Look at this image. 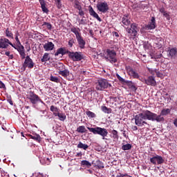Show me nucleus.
<instances>
[{
    "instance_id": "4",
    "label": "nucleus",
    "mask_w": 177,
    "mask_h": 177,
    "mask_svg": "<svg viewBox=\"0 0 177 177\" xmlns=\"http://www.w3.org/2000/svg\"><path fill=\"white\" fill-rule=\"evenodd\" d=\"M109 86H111V84L109 83L107 80L100 79L97 80L95 88L97 91H104V89H107Z\"/></svg>"
},
{
    "instance_id": "45",
    "label": "nucleus",
    "mask_w": 177,
    "mask_h": 177,
    "mask_svg": "<svg viewBox=\"0 0 177 177\" xmlns=\"http://www.w3.org/2000/svg\"><path fill=\"white\" fill-rule=\"evenodd\" d=\"M42 26H46L48 30H52V24L49 22H43Z\"/></svg>"
},
{
    "instance_id": "56",
    "label": "nucleus",
    "mask_w": 177,
    "mask_h": 177,
    "mask_svg": "<svg viewBox=\"0 0 177 177\" xmlns=\"http://www.w3.org/2000/svg\"><path fill=\"white\" fill-rule=\"evenodd\" d=\"M159 11L160 12V13H165V9L164 8H160V9H159Z\"/></svg>"
},
{
    "instance_id": "27",
    "label": "nucleus",
    "mask_w": 177,
    "mask_h": 177,
    "mask_svg": "<svg viewBox=\"0 0 177 177\" xmlns=\"http://www.w3.org/2000/svg\"><path fill=\"white\" fill-rule=\"evenodd\" d=\"M29 138L30 139H33V140H36V142H41V136H39V134H37V133H35L32 135L30 134Z\"/></svg>"
},
{
    "instance_id": "14",
    "label": "nucleus",
    "mask_w": 177,
    "mask_h": 177,
    "mask_svg": "<svg viewBox=\"0 0 177 177\" xmlns=\"http://www.w3.org/2000/svg\"><path fill=\"white\" fill-rule=\"evenodd\" d=\"M145 84L150 86H156L157 85V82L156 81V77L154 76H149L147 79L144 80Z\"/></svg>"
},
{
    "instance_id": "64",
    "label": "nucleus",
    "mask_w": 177,
    "mask_h": 177,
    "mask_svg": "<svg viewBox=\"0 0 177 177\" xmlns=\"http://www.w3.org/2000/svg\"><path fill=\"white\" fill-rule=\"evenodd\" d=\"M9 57V59H13V55H10V56L8 57Z\"/></svg>"
},
{
    "instance_id": "42",
    "label": "nucleus",
    "mask_w": 177,
    "mask_h": 177,
    "mask_svg": "<svg viewBox=\"0 0 177 177\" xmlns=\"http://www.w3.org/2000/svg\"><path fill=\"white\" fill-rule=\"evenodd\" d=\"M74 8L77 10L81 9L82 8V6H81V3H80L78 0H75Z\"/></svg>"
},
{
    "instance_id": "59",
    "label": "nucleus",
    "mask_w": 177,
    "mask_h": 177,
    "mask_svg": "<svg viewBox=\"0 0 177 177\" xmlns=\"http://www.w3.org/2000/svg\"><path fill=\"white\" fill-rule=\"evenodd\" d=\"M162 57V54H160L158 55H156V59H161Z\"/></svg>"
},
{
    "instance_id": "60",
    "label": "nucleus",
    "mask_w": 177,
    "mask_h": 177,
    "mask_svg": "<svg viewBox=\"0 0 177 177\" xmlns=\"http://www.w3.org/2000/svg\"><path fill=\"white\" fill-rule=\"evenodd\" d=\"M5 55H6V56H10V51H7V52H6L5 53Z\"/></svg>"
},
{
    "instance_id": "24",
    "label": "nucleus",
    "mask_w": 177,
    "mask_h": 177,
    "mask_svg": "<svg viewBox=\"0 0 177 177\" xmlns=\"http://www.w3.org/2000/svg\"><path fill=\"white\" fill-rule=\"evenodd\" d=\"M111 133L112 135V139H113V142H117V140H118L119 139V136H118V131H117V130H112L111 131Z\"/></svg>"
},
{
    "instance_id": "23",
    "label": "nucleus",
    "mask_w": 177,
    "mask_h": 177,
    "mask_svg": "<svg viewBox=\"0 0 177 177\" xmlns=\"http://www.w3.org/2000/svg\"><path fill=\"white\" fill-rule=\"evenodd\" d=\"M122 23L124 26H129V24H131L129 17H128V15H124L122 18Z\"/></svg>"
},
{
    "instance_id": "2",
    "label": "nucleus",
    "mask_w": 177,
    "mask_h": 177,
    "mask_svg": "<svg viewBox=\"0 0 177 177\" xmlns=\"http://www.w3.org/2000/svg\"><path fill=\"white\" fill-rule=\"evenodd\" d=\"M87 129L90 132H92L94 135H100V136H102L103 140L106 139V136L109 135V131H107L106 129L102 128V127H87Z\"/></svg>"
},
{
    "instance_id": "52",
    "label": "nucleus",
    "mask_w": 177,
    "mask_h": 177,
    "mask_svg": "<svg viewBox=\"0 0 177 177\" xmlns=\"http://www.w3.org/2000/svg\"><path fill=\"white\" fill-rule=\"evenodd\" d=\"M125 176H128V174H122L121 173H119L116 177H125Z\"/></svg>"
},
{
    "instance_id": "58",
    "label": "nucleus",
    "mask_w": 177,
    "mask_h": 177,
    "mask_svg": "<svg viewBox=\"0 0 177 177\" xmlns=\"http://www.w3.org/2000/svg\"><path fill=\"white\" fill-rule=\"evenodd\" d=\"M132 129H133V131H138V127L137 126H133Z\"/></svg>"
},
{
    "instance_id": "9",
    "label": "nucleus",
    "mask_w": 177,
    "mask_h": 177,
    "mask_svg": "<svg viewBox=\"0 0 177 177\" xmlns=\"http://www.w3.org/2000/svg\"><path fill=\"white\" fill-rule=\"evenodd\" d=\"M125 69L129 77H132V78H135L136 80H139V73L134 71L133 68L131 66H127Z\"/></svg>"
},
{
    "instance_id": "55",
    "label": "nucleus",
    "mask_w": 177,
    "mask_h": 177,
    "mask_svg": "<svg viewBox=\"0 0 177 177\" xmlns=\"http://www.w3.org/2000/svg\"><path fill=\"white\" fill-rule=\"evenodd\" d=\"M7 102H8V103H10V104L11 106H13V101H12V98H11V97L8 98V99L7 100Z\"/></svg>"
},
{
    "instance_id": "7",
    "label": "nucleus",
    "mask_w": 177,
    "mask_h": 177,
    "mask_svg": "<svg viewBox=\"0 0 177 177\" xmlns=\"http://www.w3.org/2000/svg\"><path fill=\"white\" fill-rule=\"evenodd\" d=\"M126 31L129 35L130 38L131 37H136V35H138V32L139 31V28L138 27V24H132L131 25V28H127Z\"/></svg>"
},
{
    "instance_id": "5",
    "label": "nucleus",
    "mask_w": 177,
    "mask_h": 177,
    "mask_svg": "<svg viewBox=\"0 0 177 177\" xmlns=\"http://www.w3.org/2000/svg\"><path fill=\"white\" fill-rule=\"evenodd\" d=\"M69 59H71L73 62H81L84 59V55L81 52H71L67 50Z\"/></svg>"
},
{
    "instance_id": "44",
    "label": "nucleus",
    "mask_w": 177,
    "mask_h": 177,
    "mask_svg": "<svg viewBox=\"0 0 177 177\" xmlns=\"http://www.w3.org/2000/svg\"><path fill=\"white\" fill-rule=\"evenodd\" d=\"M55 5L58 9H62V0H55Z\"/></svg>"
},
{
    "instance_id": "41",
    "label": "nucleus",
    "mask_w": 177,
    "mask_h": 177,
    "mask_svg": "<svg viewBox=\"0 0 177 177\" xmlns=\"http://www.w3.org/2000/svg\"><path fill=\"white\" fill-rule=\"evenodd\" d=\"M75 44V39L74 38H69L68 41V45L69 48H73V45Z\"/></svg>"
},
{
    "instance_id": "12",
    "label": "nucleus",
    "mask_w": 177,
    "mask_h": 177,
    "mask_svg": "<svg viewBox=\"0 0 177 177\" xmlns=\"http://www.w3.org/2000/svg\"><path fill=\"white\" fill-rule=\"evenodd\" d=\"M150 162L153 165H157V164L158 165H160L164 164V158H162V156H161L156 155L150 158Z\"/></svg>"
},
{
    "instance_id": "18",
    "label": "nucleus",
    "mask_w": 177,
    "mask_h": 177,
    "mask_svg": "<svg viewBox=\"0 0 177 177\" xmlns=\"http://www.w3.org/2000/svg\"><path fill=\"white\" fill-rule=\"evenodd\" d=\"M88 12H89L90 16H93V17H94L95 19H97L98 21H102V19L100 18V17H99V15H97V13L95 12V10H93V8H92V6H89L88 7Z\"/></svg>"
},
{
    "instance_id": "37",
    "label": "nucleus",
    "mask_w": 177,
    "mask_h": 177,
    "mask_svg": "<svg viewBox=\"0 0 177 177\" xmlns=\"http://www.w3.org/2000/svg\"><path fill=\"white\" fill-rule=\"evenodd\" d=\"M81 164L83 167H87V168H91V167H92V164L88 160H82Z\"/></svg>"
},
{
    "instance_id": "51",
    "label": "nucleus",
    "mask_w": 177,
    "mask_h": 177,
    "mask_svg": "<svg viewBox=\"0 0 177 177\" xmlns=\"http://www.w3.org/2000/svg\"><path fill=\"white\" fill-rule=\"evenodd\" d=\"M149 55L151 56V59H155L156 60H157V56L156 55V54H154V53H150Z\"/></svg>"
},
{
    "instance_id": "53",
    "label": "nucleus",
    "mask_w": 177,
    "mask_h": 177,
    "mask_svg": "<svg viewBox=\"0 0 177 177\" xmlns=\"http://www.w3.org/2000/svg\"><path fill=\"white\" fill-rule=\"evenodd\" d=\"M15 41L17 42V45H21V42H20V40L19 39V37H15Z\"/></svg>"
},
{
    "instance_id": "21",
    "label": "nucleus",
    "mask_w": 177,
    "mask_h": 177,
    "mask_svg": "<svg viewBox=\"0 0 177 177\" xmlns=\"http://www.w3.org/2000/svg\"><path fill=\"white\" fill-rule=\"evenodd\" d=\"M58 74H59V75H62V77H66L70 75V71L67 69L63 70V68H62V70L59 69Z\"/></svg>"
},
{
    "instance_id": "46",
    "label": "nucleus",
    "mask_w": 177,
    "mask_h": 177,
    "mask_svg": "<svg viewBox=\"0 0 177 177\" xmlns=\"http://www.w3.org/2000/svg\"><path fill=\"white\" fill-rule=\"evenodd\" d=\"M163 16L166 17L167 20H171V17H169V13H168L167 11L162 13Z\"/></svg>"
},
{
    "instance_id": "40",
    "label": "nucleus",
    "mask_w": 177,
    "mask_h": 177,
    "mask_svg": "<svg viewBox=\"0 0 177 177\" xmlns=\"http://www.w3.org/2000/svg\"><path fill=\"white\" fill-rule=\"evenodd\" d=\"M95 167H97V168H99V169H102L104 168V165H103V162H102V161H100L99 160L96 161Z\"/></svg>"
},
{
    "instance_id": "26",
    "label": "nucleus",
    "mask_w": 177,
    "mask_h": 177,
    "mask_svg": "<svg viewBox=\"0 0 177 177\" xmlns=\"http://www.w3.org/2000/svg\"><path fill=\"white\" fill-rule=\"evenodd\" d=\"M168 52H169V56H170L171 57L175 58L176 57V54H177L176 48H173L169 50Z\"/></svg>"
},
{
    "instance_id": "62",
    "label": "nucleus",
    "mask_w": 177,
    "mask_h": 177,
    "mask_svg": "<svg viewBox=\"0 0 177 177\" xmlns=\"http://www.w3.org/2000/svg\"><path fill=\"white\" fill-rule=\"evenodd\" d=\"M15 35V37H19V35H20V34L19 33V31H16Z\"/></svg>"
},
{
    "instance_id": "38",
    "label": "nucleus",
    "mask_w": 177,
    "mask_h": 177,
    "mask_svg": "<svg viewBox=\"0 0 177 177\" xmlns=\"http://www.w3.org/2000/svg\"><path fill=\"white\" fill-rule=\"evenodd\" d=\"M132 149V145L131 144H126L122 146V150H124V151L127 150H131Z\"/></svg>"
},
{
    "instance_id": "54",
    "label": "nucleus",
    "mask_w": 177,
    "mask_h": 177,
    "mask_svg": "<svg viewBox=\"0 0 177 177\" xmlns=\"http://www.w3.org/2000/svg\"><path fill=\"white\" fill-rule=\"evenodd\" d=\"M0 88L5 89L6 87L5 86V84L2 82V81H0Z\"/></svg>"
},
{
    "instance_id": "39",
    "label": "nucleus",
    "mask_w": 177,
    "mask_h": 177,
    "mask_svg": "<svg viewBox=\"0 0 177 177\" xmlns=\"http://www.w3.org/2000/svg\"><path fill=\"white\" fill-rule=\"evenodd\" d=\"M50 81H52L53 82H56L57 84H59L60 82V79L56 76L51 75L50 77Z\"/></svg>"
},
{
    "instance_id": "19",
    "label": "nucleus",
    "mask_w": 177,
    "mask_h": 177,
    "mask_svg": "<svg viewBox=\"0 0 177 177\" xmlns=\"http://www.w3.org/2000/svg\"><path fill=\"white\" fill-rule=\"evenodd\" d=\"M43 48L46 52H49V50H53L55 49V44L51 41H48L43 46Z\"/></svg>"
},
{
    "instance_id": "1",
    "label": "nucleus",
    "mask_w": 177,
    "mask_h": 177,
    "mask_svg": "<svg viewBox=\"0 0 177 177\" xmlns=\"http://www.w3.org/2000/svg\"><path fill=\"white\" fill-rule=\"evenodd\" d=\"M134 120L135 124L138 127H145V125L149 127L150 125L149 123H147V122H146V120L161 122V121H164V117H161V115H158L157 114L147 110L142 113L136 115Z\"/></svg>"
},
{
    "instance_id": "57",
    "label": "nucleus",
    "mask_w": 177,
    "mask_h": 177,
    "mask_svg": "<svg viewBox=\"0 0 177 177\" xmlns=\"http://www.w3.org/2000/svg\"><path fill=\"white\" fill-rule=\"evenodd\" d=\"M76 157H82V152H79L76 154Z\"/></svg>"
},
{
    "instance_id": "43",
    "label": "nucleus",
    "mask_w": 177,
    "mask_h": 177,
    "mask_svg": "<svg viewBox=\"0 0 177 177\" xmlns=\"http://www.w3.org/2000/svg\"><path fill=\"white\" fill-rule=\"evenodd\" d=\"M147 70L149 71V73H150V74H151V75H156V73H157V69H153V68H147Z\"/></svg>"
},
{
    "instance_id": "36",
    "label": "nucleus",
    "mask_w": 177,
    "mask_h": 177,
    "mask_svg": "<svg viewBox=\"0 0 177 177\" xmlns=\"http://www.w3.org/2000/svg\"><path fill=\"white\" fill-rule=\"evenodd\" d=\"M86 115L88 117V118H96V114L91 111H86Z\"/></svg>"
},
{
    "instance_id": "30",
    "label": "nucleus",
    "mask_w": 177,
    "mask_h": 177,
    "mask_svg": "<svg viewBox=\"0 0 177 177\" xmlns=\"http://www.w3.org/2000/svg\"><path fill=\"white\" fill-rule=\"evenodd\" d=\"M101 110L103 111V113H105V114H111V108H108L106 106H101Z\"/></svg>"
},
{
    "instance_id": "10",
    "label": "nucleus",
    "mask_w": 177,
    "mask_h": 177,
    "mask_svg": "<svg viewBox=\"0 0 177 177\" xmlns=\"http://www.w3.org/2000/svg\"><path fill=\"white\" fill-rule=\"evenodd\" d=\"M9 45H10V46H13V44L10 42L9 39L6 37H2L0 39V49H7Z\"/></svg>"
},
{
    "instance_id": "20",
    "label": "nucleus",
    "mask_w": 177,
    "mask_h": 177,
    "mask_svg": "<svg viewBox=\"0 0 177 177\" xmlns=\"http://www.w3.org/2000/svg\"><path fill=\"white\" fill-rule=\"evenodd\" d=\"M39 1L41 5L42 12H44V13H48L49 12V10H48V8H46V3H45V0H39Z\"/></svg>"
},
{
    "instance_id": "6",
    "label": "nucleus",
    "mask_w": 177,
    "mask_h": 177,
    "mask_svg": "<svg viewBox=\"0 0 177 177\" xmlns=\"http://www.w3.org/2000/svg\"><path fill=\"white\" fill-rule=\"evenodd\" d=\"M30 103L32 104H37V103H44V101L38 96V95L35 94L34 91L29 92V97H28Z\"/></svg>"
},
{
    "instance_id": "34",
    "label": "nucleus",
    "mask_w": 177,
    "mask_h": 177,
    "mask_svg": "<svg viewBox=\"0 0 177 177\" xmlns=\"http://www.w3.org/2000/svg\"><path fill=\"white\" fill-rule=\"evenodd\" d=\"M77 132L79 133H85L86 132V129L85 128V126H80L77 129Z\"/></svg>"
},
{
    "instance_id": "31",
    "label": "nucleus",
    "mask_w": 177,
    "mask_h": 177,
    "mask_svg": "<svg viewBox=\"0 0 177 177\" xmlns=\"http://www.w3.org/2000/svg\"><path fill=\"white\" fill-rule=\"evenodd\" d=\"M48 60H50V57H49V53H45L42 59H41V62L42 63H46V62H48Z\"/></svg>"
},
{
    "instance_id": "47",
    "label": "nucleus",
    "mask_w": 177,
    "mask_h": 177,
    "mask_svg": "<svg viewBox=\"0 0 177 177\" xmlns=\"http://www.w3.org/2000/svg\"><path fill=\"white\" fill-rule=\"evenodd\" d=\"M116 77H117L118 80H119V81H120V82H127V81H125V80L124 78H122L120 75H119L118 73L116 74Z\"/></svg>"
},
{
    "instance_id": "8",
    "label": "nucleus",
    "mask_w": 177,
    "mask_h": 177,
    "mask_svg": "<svg viewBox=\"0 0 177 177\" xmlns=\"http://www.w3.org/2000/svg\"><path fill=\"white\" fill-rule=\"evenodd\" d=\"M35 64L32 61V59L29 57V55L25 57V61L23 64V68L26 70V68H34V66Z\"/></svg>"
},
{
    "instance_id": "48",
    "label": "nucleus",
    "mask_w": 177,
    "mask_h": 177,
    "mask_svg": "<svg viewBox=\"0 0 177 177\" xmlns=\"http://www.w3.org/2000/svg\"><path fill=\"white\" fill-rule=\"evenodd\" d=\"M79 24H82V26H85V24H86V19H85V17H83V18L79 22Z\"/></svg>"
},
{
    "instance_id": "35",
    "label": "nucleus",
    "mask_w": 177,
    "mask_h": 177,
    "mask_svg": "<svg viewBox=\"0 0 177 177\" xmlns=\"http://www.w3.org/2000/svg\"><path fill=\"white\" fill-rule=\"evenodd\" d=\"M169 113H171V110L169 109H163L159 115L161 117H162V115H168Z\"/></svg>"
},
{
    "instance_id": "33",
    "label": "nucleus",
    "mask_w": 177,
    "mask_h": 177,
    "mask_svg": "<svg viewBox=\"0 0 177 177\" xmlns=\"http://www.w3.org/2000/svg\"><path fill=\"white\" fill-rule=\"evenodd\" d=\"M89 147L88 145L84 144L82 142H80L79 144L77 145V149H83V150H86Z\"/></svg>"
},
{
    "instance_id": "13",
    "label": "nucleus",
    "mask_w": 177,
    "mask_h": 177,
    "mask_svg": "<svg viewBox=\"0 0 177 177\" xmlns=\"http://www.w3.org/2000/svg\"><path fill=\"white\" fill-rule=\"evenodd\" d=\"M12 48H14V49H15L16 50H17V52H19L21 59H26V50L24 49V46L21 45V44H18L16 46H15V44H13V46H12Z\"/></svg>"
},
{
    "instance_id": "61",
    "label": "nucleus",
    "mask_w": 177,
    "mask_h": 177,
    "mask_svg": "<svg viewBox=\"0 0 177 177\" xmlns=\"http://www.w3.org/2000/svg\"><path fill=\"white\" fill-rule=\"evenodd\" d=\"M174 124L175 127H177V119H175V120H174Z\"/></svg>"
},
{
    "instance_id": "32",
    "label": "nucleus",
    "mask_w": 177,
    "mask_h": 177,
    "mask_svg": "<svg viewBox=\"0 0 177 177\" xmlns=\"http://www.w3.org/2000/svg\"><path fill=\"white\" fill-rule=\"evenodd\" d=\"M56 117H58L59 120L60 121H65L66 120V114L63 113H60L59 112L57 115H56Z\"/></svg>"
},
{
    "instance_id": "17",
    "label": "nucleus",
    "mask_w": 177,
    "mask_h": 177,
    "mask_svg": "<svg viewBox=\"0 0 177 177\" xmlns=\"http://www.w3.org/2000/svg\"><path fill=\"white\" fill-rule=\"evenodd\" d=\"M77 41V44L80 49H85V45H86V42L84 40V37L82 35L76 37Z\"/></svg>"
},
{
    "instance_id": "28",
    "label": "nucleus",
    "mask_w": 177,
    "mask_h": 177,
    "mask_svg": "<svg viewBox=\"0 0 177 177\" xmlns=\"http://www.w3.org/2000/svg\"><path fill=\"white\" fill-rule=\"evenodd\" d=\"M6 37L7 38H11V39H13V33L12 32V29H10L9 28H7L5 32Z\"/></svg>"
},
{
    "instance_id": "16",
    "label": "nucleus",
    "mask_w": 177,
    "mask_h": 177,
    "mask_svg": "<svg viewBox=\"0 0 177 177\" xmlns=\"http://www.w3.org/2000/svg\"><path fill=\"white\" fill-rule=\"evenodd\" d=\"M145 30H154L156 28V18L152 17L148 25H145Z\"/></svg>"
},
{
    "instance_id": "25",
    "label": "nucleus",
    "mask_w": 177,
    "mask_h": 177,
    "mask_svg": "<svg viewBox=\"0 0 177 177\" xmlns=\"http://www.w3.org/2000/svg\"><path fill=\"white\" fill-rule=\"evenodd\" d=\"M81 30H80V28H75V27H73L72 28H71V32H73V34H75L76 38H77L78 37L81 36V33H80V31Z\"/></svg>"
},
{
    "instance_id": "3",
    "label": "nucleus",
    "mask_w": 177,
    "mask_h": 177,
    "mask_svg": "<svg viewBox=\"0 0 177 177\" xmlns=\"http://www.w3.org/2000/svg\"><path fill=\"white\" fill-rule=\"evenodd\" d=\"M105 59L106 62H110L112 64L117 63L118 59H117V53L114 50L110 48L106 49L105 52Z\"/></svg>"
},
{
    "instance_id": "11",
    "label": "nucleus",
    "mask_w": 177,
    "mask_h": 177,
    "mask_svg": "<svg viewBox=\"0 0 177 177\" xmlns=\"http://www.w3.org/2000/svg\"><path fill=\"white\" fill-rule=\"evenodd\" d=\"M97 9L99 12H102V13H106L109 10V4L107 2H98L97 3Z\"/></svg>"
},
{
    "instance_id": "49",
    "label": "nucleus",
    "mask_w": 177,
    "mask_h": 177,
    "mask_svg": "<svg viewBox=\"0 0 177 177\" xmlns=\"http://www.w3.org/2000/svg\"><path fill=\"white\" fill-rule=\"evenodd\" d=\"M79 10L80 16H85V12L82 10V7L80 9H77Z\"/></svg>"
},
{
    "instance_id": "22",
    "label": "nucleus",
    "mask_w": 177,
    "mask_h": 177,
    "mask_svg": "<svg viewBox=\"0 0 177 177\" xmlns=\"http://www.w3.org/2000/svg\"><path fill=\"white\" fill-rule=\"evenodd\" d=\"M59 55L64 56V55H68V53H67V50H64V48H60L57 49V52L55 53V56H59Z\"/></svg>"
},
{
    "instance_id": "29",
    "label": "nucleus",
    "mask_w": 177,
    "mask_h": 177,
    "mask_svg": "<svg viewBox=\"0 0 177 177\" xmlns=\"http://www.w3.org/2000/svg\"><path fill=\"white\" fill-rule=\"evenodd\" d=\"M50 110L53 113V115H55V117H56V115L59 113V111H60V109L53 105L50 107Z\"/></svg>"
},
{
    "instance_id": "15",
    "label": "nucleus",
    "mask_w": 177,
    "mask_h": 177,
    "mask_svg": "<svg viewBox=\"0 0 177 177\" xmlns=\"http://www.w3.org/2000/svg\"><path fill=\"white\" fill-rule=\"evenodd\" d=\"M162 45H164V39L161 37H158L154 41L153 46L156 49H161L162 48Z\"/></svg>"
},
{
    "instance_id": "63",
    "label": "nucleus",
    "mask_w": 177,
    "mask_h": 177,
    "mask_svg": "<svg viewBox=\"0 0 177 177\" xmlns=\"http://www.w3.org/2000/svg\"><path fill=\"white\" fill-rule=\"evenodd\" d=\"M89 34H91V35H93V30H89Z\"/></svg>"
},
{
    "instance_id": "50",
    "label": "nucleus",
    "mask_w": 177,
    "mask_h": 177,
    "mask_svg": "<svg viewBox=\"0 0 177 177\" xmlns=\"http://www.w3.org/2000/svg\"><path fill=\"white\" fill-rule=\"evenodd\" d=\"M156 76L158 78H162L163 75L158 70L156 71Z\"/></svg>"
}]
</instances>
